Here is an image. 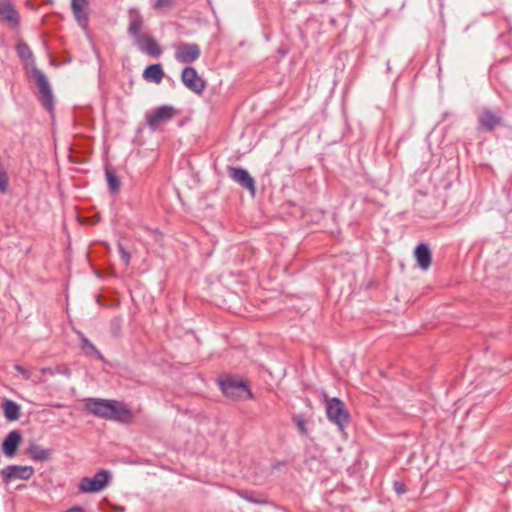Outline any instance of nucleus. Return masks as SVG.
Returning a JSON list of instances; mask_svg holds the SVG:
<instances>
[{
    "label": "nucleus",
    "mask_w": 512,
    "mask_h": 512,
    "mask_svg": "<svg viewBox=\"0 0 512 512\" xmlns=\"http://www.w3.org/2000/svg\"><path fill=\"white\" fill-rule=\"evenodd\" d=\"M85 408L92 415L121 424H130L134 419L128 405L113 399L89 398Z\"/></svg>",
    "instance_id": "1"
},
{
    "label": "nucleus",
    "mask_w": 512,
    "mask_h": 512,
    "mask_svg": "<svg viewBox=\"0 0 512 512\" xmlns=\"http://www.w3.org/2000/svg\"><path fill=\"white\" fill-rule=\"evenodd\" d=\"M143 23V17L140 13L131 15L127 32L140 51L158 58L162 54V49L153 36L142 34Z\"/></svg>",
    "instance_id": "2"
},
{
    "label": "nucleus",
    "mask_w": 512,
    "mask_h": 512,
    "mask_svg": "<svg viewBox=\"0 0 512 512\" xmlns=\"http://www.w3.org/2000/svg\"><path fill=\"white\" fill-rule=\"evenodd\" d=\"M218 384L226 397L240 399L246 394L247 398H252V392L249 389L248 383L242 379L225 374L218 378Z\"/></svg>",
    "instance_id": "3"
},
{
    "label": "nucleus",
    "mask_w": 512,
    "mask_h": 512,
    "mask_svg": "<svg viewBox=\"0 0 512 512\" xmlns=\"http://www.w3.org/2000/svg\"><path fill=\"white\" fill-rule=\"evenodd\" d=\"M506 123L500 109L483 107L477 115L476 129L478 132L491 133L498 127H505Z\"/></svg>",
    "instance_id": "4"
},
{
    "label": "nucleus",
    "mask_w": 512,
    "mask_h": 512,
    "mask_svg": "<svg viewBox=\"0 0 512 512\" xmlns=\"http://www.w3.org/2000/svg\"><path fill=\"white\" fill-rule=\"evenodd\" d=\"M30 77L39 89L38 100L43 108L49 112L53 111L54 97L45 73L34 66L30 71Z\"/></svg>",
    "instance_id": "5"
},
{
    "label": "nucleus",
    "mask_w": 512,
    "mask_h": 512,
    "mask_svg": "<svg viewBox=\"0 0 512 512\" xmlns=\"http://www.w3.org/2000/svg\"><path fill=\"white\" fill-rule=\"evenodd\" d=\"M326 414L330 422L343 430L350 422V414L342 400L325 396Z\"/></svg>",
    "instance_id": "6"
},
{
    "label": "nucleus",
    "mask_w": 512,
    "mask_h": 512,
    "mask_svg": "<svg viewBox=\"0 0 512 512\" xmlns=\"http://www.w3.org/2000/svg\"><path fill=\"white\" fill-rule=\"evenodd\" d=\"M111 473L108 470L101 469L92 477H83L78 485L81 493H97L102 491L111 480Z\"/></svg>",
    "instance_id": "7"
},
{
    "label": "nucleus",
    "mask_w": 512,
    "mask_h": 512,
    "mask_svg": "<svg viewBox=\"0 0 512 512\" xmlns=\"http://www.w3.org/2000/svg\"><path fill=\"white\" fill-rule=\"evenodd\" d=\"M177 114V110L170 105H162L152 112L146 113V123L151 131H156L162 124L171 121Z\"/></svg>",
    "instance_id": "8"
},
{
    "label": "nucleus",
    "mask_w": 512,
    "mask_h": 512,
    "mask_svg": "<svg viewBox=\"0 0 512 512\" xmlns=\"http://www.w3.org/2000/svg\"><path fill=\"white\" fill-rule=\"evenodd\" d=\"M201 49L197 43L181 42L175 45L174 58L182 64H191L199 59Z\"/></svg>",
    "instance_id": "9"
},
{
    "label": "nucleus",
    "mask_w": 512,
    "mask_h": 512,
    "mask_svg": "<svg viewBox=\"0 0 512 512\" xmlns=\"http://www.w3.org/2000/svg\"><path fill=\"white\" fill-rule=\"evenodd\" d=\"M20 14L10 0H0V23L11 29L20 27Z\"/></svg>",
    "instance_id": "10"
},
{
    "label": "nucleus",
    "mask_w": 512,
    "mask_h": 512,
    "mask_svg": "<svg viewBox=\"0 0 512 512\" xmlns=\"http://www.w3.org/2000/svg\"><path fill=\"white\" fill-rule=\"evenodd\" d=\"M181 81L185 87L196 94H201L206 87V82L192 66H187L182 70Z\"/></svg>",
    "instance_id": "11"
},
{
    "label": "nucleus",
    "mask_w": 512,
    "mask_h": 512,
    "mask_svg": "<svg viewBox=\"0 0 512 512\" xmlns=\"http://www.w3.org/2000/svg\"><path fill=\"white\" fill-rule=\"evenodd\" d=\"M0 473L3 476V482L9 484L14 479H30L34 475V468L28 465H9L3 468Z\"/></svg>",
    "instance_id": "12"
},
{
    "label": "nucleus",
    "mask_w": 512,
    "mask_h": 512,
    "mask_svg": "<svg viewBox=\"0 0 512 512\" xmlns=\"http://www.w3.org/2000/svg\"><path fill=\"white\" fill-rule=\"evenodd\" d=\"M230 178L238 183L241 187L247 189L251 195L256 193V185L254 178L249 172L242 167H228Z\"/></svg>",
    "instance_id": "13"
},
{
    "label": "nucleus",
    "mask_w": 512,
    "mask_h": 512,
    "mask_svg": "<svg viewBox=\"0 0 512 512\" xmlns=\"http://www.w3.org/2000/svg\"><path fill=\"white\" fill-rule=\"evenodd\" d=\"M89 0H71V10L73 16L82 30L89 29Z\"/></svg>",
    "instance_id": "14"
},
{
    "label": "nucleus",
    "mask_w": 512,
    "mask_h": 512,
    "mask_svg": "<svg viewBox=\"0 0 512 512\" xmlns=\"http://www.w3.org/2000/svg\"><path fill=\"white\" fill-rule=\"evenodd\" d=\"M22 442V434L19 430H12L2 442V452L5 456L12 458L16 455L18 447Z\"/></svg>",
    "instance_id": "15"
},
{
    "label": "nucleus",
    "mask_w": 512,
    "mask_h": 512,
    "mask_svg": "<svg viewBox=\"0 0 512 512\" xmlns=\"http://www.w3.org/2000/svg\"><path fill=\"white\" fill-rule=\"evenodd\" d=\"M414 256L418 266L422 270H427L430 267L432 262V253L428 244L424 242L419 243L414 250Z\"/></svg>",
    "instance_id": "16"
},
{
    "label": "nucleus",
    "mask_w": 512,
    "mask_h": 512,
    "mask_svg": "<svg viewBox=\"0 0 512 512\" xmlns=\"http://www.w3.org/2000/svg\"><path fill=\"white\" fill-rule=\"evenodd\" d=\"M164 70L160 63L148 65L143 71V78L146 81L160 84L164 78Z\"/></svg>",
    "instance_id": "17"
},
{
    "label": "nucleus",
    "mask_w": 512,
    "mask_h": 512,
    "mask_svg": "<svg viewBox=\"0 0 512 512\" xmlns=\"http://www.w3.org/2000/svg\"><path fill=\"white\" fill-rule=\"evenodd\" d=\"M27 453L30 455L33 461L44 462L51 458L52 450L42 448L35 442H30L27 447Z\"/></svg>",
    "instance_id": "18"
},
{
    "label": "nucleus",
    "mask_w": 512,
    "mask_h": 512,
    "mask_svg": "<svg viewBox=\"0 0 512 512\" xmlns=\"http://www.w3.org/2000/svg\"><path fill=\"white\" fill-rule=\"evenodd\" d=\"M4 416L7 421H16L20 417V406L9 399H6L3 404Z\"/></svg>",
    "instance_id": "19"
},
{
    "label": "nucleus",
    "mask_w": 512,
    "mask_h": 512,
    "mask_svg": "<svg viewBox=\"0 0 512 512\" xmlns=\"http://www.w3.org/2000/svg\"><path fill=\"white\" fill-rule=\"evenodd\" d=\"M80 347L83 351V353L86 356L89 357H96L98 359H103V355L101 352L96 348V346L90 342V340L85 337L84 335H81L80 337Z\"/></svg>",
    "instance_id": "20"
},
{
    "label": "nucleus",
    "mask_w": 512,
    "mask_h": 512,
    "mask_svg": "<svg viewBox=\"0 0 512 512\" xmlns=\"http://www.w3.org/2000/svg\"><path fill=\"white\" fill-rule=\"evenodd\" d=\"M105 176L110 193L116 194L120 191L121 181L112 168H105Z\"/></svg>",
    "instance_id": "21"
},
{
    "label": "nucleus",
    "mask_w": 512,
    "mask_h": 512,
    "mask_svg": "<svg viewBox=\"0 0 512 512\" xmlns=\"http://www.w3.org/2000/svg\"><path fill=\"white\" fill-rule=\"evenodd\" d=\"M15 49H16L18 57L22 61L26 62V61L30 60L32 63H34L33 53L31 51L30 47L28 46V44H26L25 42H19L16 44Z\"/></svg>",
    "instance_id": "22"
},
{
    "label": "nucleus",
    "mask_w": 512,
    "mask_h": 512,
    "mask_svg": "<svg viewBox=\"0 0 512 512\" xmlns=\"http://www.w3.org/2000/svg\"><path fill=\"white\" fill-rule=\"evenodd\" d=\"M293 422L297 426L298 430L303 436H307L308 429L306 427V422L302 415H296L293 417Z\"/></svg>",
    "instance_id": "23"
},
{
    "label": "nucleus",
    "mask_w": 512,
    "mask_h": 512,
    "mask_svg": "<svg viewBox=\"0 0 512 512\" xmlns=\"http://www.w3.org/2000/svg\"><path fill=\"white\" fill-rule=\"evenodd\" d=\"M175 0H156L153 8L157 10H170L174 6Z\"/></svg>",
    "instance_id": "24"
},
{
    "label": "nucleus",
    "mask_w": 512,
    "mask_h": 512,
    "mask_svg": "<svg viewBox=\"0 0 512 512\" xmlns=\"http://www.w3.org/2000/svg\"><path fill=\"white\" fill-rule=\"evenodd\" d=\"M117 248H118L120 257L123 260V262L125 263V265H129L130 260H131L130 253L125 249V247L123 246V244L121 242H118Z\"/></svg>",
    "instance_id": "25"
},
{
    "label": "nucleus",
    "mask_w": 512,
    "mask_h": 512,
    "mask_svg": "<svg viewBox=\"0 0 512 512\" xmlns=\"http://www.w3.org/2000/svg\"><path fill=\"white\" fill-rule=\"evenodd\" d=\"M40 371H41V373H42V374H44V375H46V374H48V375H54L56 372H57V373H63V374H66V375H69V374H70V372H69V370H68V369L60 370V368H59V367H57L56 369H53V368H51V367H43V368H41V370H40Z\"/></svg>",
    "instance_id": "26"
},
{
    "label": "nucleus",
    "mask_w": 512,
    "mask_h": 512,
    "mask_svg": "<svg viewBox=\"0 0 512 512\" xmlns=\"http://www.w3.org/2000/svg\"><path fill=\"white\" fill-rule=\"evenodd\" d=\"M393 490L398 496H401L407 492L406 485L403 482L397 480L393 482Z\"/></svg>",
    "instance_id": "27"
},
{
    "label": "nucleus",
    "mask_w": 512,
    "mask_h": 512,
    "mask_svg": "<svg viewBox=\"0 0 512 512\" xmlns=\"http://www.w3.org/2000/svg\"><path fill=\"white\" fill-rule=\"evenodd\" d=\"M14 369H15L18 373H20V374L23 376V378H24L25 380H28V379H30V378H31V371H30V370H28V369H26V368H24L23 366H21V365H19V364H15V365H14Z\"/></svg>",
    "instance_id": "28"
},
{
    "label": "nucleus",
    "mask_w": 512,
    "mask_h": 512,
    "mask_svg": "<svg viewBox=\"0 0 512 512\" xmlns=\"http://www.w3.org/2000/svg\"><path fill=\"white\" fill-rule=\"evenodd\" d=\"M64 512H85V511L81 506H74V507L67 509Z\"/></svg>",
    "instance_id": "29"
},
{
    "label": "nucleus",
    "mask_w": 512,
    "mask_h": 512,
    "mask_svg": "<svg viewBox=\"0 0 512 512\" xmlns=\"http://www.w3.org/2000/svg\"><path fill=\"white\" fill-rule=\"evenodd\" d=\"M286 465V462L285 461H279V462H276V463H273L272 464V468L274 470H279L282 466Z\"/></svg>",
    "instance_id": "30"
},
{
    "label": "nucleus",
    "mask_w": 512,
    "mask_h": 512,
    "mask_svg": "<svg viewBox=\"0 0 512 512\" xmlns=\"http://www.w3.org/2000/svg\"><path fill=\"white\" fill-rule=\"evenodd\" d=\"M247 499H248V501H250L252 503H256V504H262L263 503V501L256 500L255 498L249 497Z\"/></svg>",
    "instance_id": "31"
},
{
    "label": "nucleus",
    "mask_w": 512,
    "mask_h": 512,
    "mask_svg": "<svg viewBox=\"0 0 512 512\" xmlns=\"http://www.w3.org/2000/svg\"><path fill=\"white\" fill-rule=\"evenodd\" d=\"M328 0H319L320 3H326Z\"/></svg>",
    "instance_id": "32"
}]
</instances>
